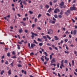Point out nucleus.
I'll return each mask as SVG.
<instances>
[{"label":"nucleus","instance_id":"obj_44","mask_svg":"<svg viewBox=\"0 0 77 77\" xmlns=\"http://www.w3.org/2000/svg\"><path fill=\"white\" fill-rule=\"evenodd\" d=\"M51 23H52V24H55V21H52L51 22Z\"/></svg>","mask_w":77,"mask_h":77},{"label":"nucleus","instance_id":"obj_51","mask_svg":"<svg viewBox=\"0 0 77 77\" xmlns=\"http://www.w3.org/2000/svg\"><path fill=\"white\" fill-rule=\"evenodd\" d=\"M66 34H69V32H68V31H66Z\"/></svg>","mask_w":77,"mask_h":77},{"label":"nucleus","instance_id":"obj_18","mask_svg":"<svg viewBox=\"0 0 77 77\" xmlns=\"http://www.w3.org/2000/svg\"><path fill=\"white\" fill-rule=\"evenodd\" d=\"M7 56L8 57H9L11 56V54L9 52L7 53Z\"/></svg>","mask_w":77,"mask_h":77},{"label":"nucleus","instance_id":"obj_41","mask_svg":"<svg viewBox=\"0 0 77 77\" xmlns=\"http://www.w3.org/2000/svg\"><path fill=\"white\" fill-rule=\"evenodd\" d=\"M12 54H14V55H15V51H13L12 52Z\"/></svg>","mask_w":77,"mask_h":77},{"label":"nucleus","instance_id":"obj_63","mask_svg":"<svg viewBox=\"0 0 77 77\" xmlns=\"http://www.w3.org/2000/svg\"><path fill=\"white\" fill-rule=\"evenodd\" d=\"M53 20H54V21H56V19L54 18V17L53 18Z\"/></svg>","mask_w":77,"mask_h":77},{"label":"nucleus","instance_id":"obj_4","mask_svg":"<svg viewBox=\"0 0 77 77\" xmlns=\"http://www.w3.org/2000/svg\"><path fill=\"white\" fill-rule=\"evenodd\" d=\"M51 62V63H53V62H56V58H53Z\"/></svg>","mask_w":77,"mask_h":77},{"label":"nucleus","instance_id":"obj_6","mask_svg":"<svg viewBox=\"0 0 77 77\" xmlns=\"http://www.w3.org/2000/svg\"><path fill=\"white\" fill-rule=\"evenodd\" d=\"M23 3V2L21 1L20 3V5H21V6H20V7L22 8H24V6H23V5L22 4Z\"/></svg>","mask_w":77,"mask_h":77},{"label":"nucleus","instance_id":"obj_53","mask_svg":"<svg viewBox=\"0 0 77 77\" xmlns=\"http://www.w3.org/2000/svg\"><path fill=\"white\" fill-rule=\"evenodd\" d=\"M25 32L26 33H27L28 32V31L27 29L25 30Z\"/></svg>","mask_w":77,"mask_h":77},{"label":"nucleus","instance_id":"obj_13","mask_svg":"<svg viewBox=\"0 0 77 77\" xmlns=\"http://www.w3.org/2000/svg\"><path fill=\"white\" fill-rule=\"evenodd\" d=\"M63 10H61L60 13V15H63Z\"/></svg>","mask_w":77,"mask_h":77},{"label":"nucleus","instance_id":"obj_31","mask_svg":"<svg viewBox=\"0 0 77 77\" xmlns=\"http://www.w3.org/2000/svg\"><path fill=\"white\" fill-rule=\"evenodd\" d=\"M23 3L24 4V5H27V3H26V2L25 1H23Z\"/></svg>","mask_w":77,"mask_h":77},{"label":"nucleus","instance_id":"obj_33","mask_svg":"<svg viewBox=\"0 0 77 77\" xmlns=\"http://www.w3.org/2000/svg\"><path fill=\"white\" fill-rule=\"evenodd\" d=\"M37 41H38L41 42V39L39 38H38L37 39Z\"/></svg>","mask_w":77,"mask_h":77},{"label":"nucleus","instance_id":"obj_17","mask_svg":"<svg viewBox=\"0 0 77 77\" xmlns=\"http://www.w3.org/2000/svg\"><path fill=\"white\" fill-rule=\"evenodd\" d=\"M51 11V8L48 10V12L50 13V12Z\"/></svg>","mask_w":77,"mask_h":77},{"label":"nucleus","instance_id":"obj_16","mask_svg":"<svg viewBox=\"0 0 77 77\" xmlns=\"http://www.w3.org/2000/svg\"><path fill=\"white\" fill-rule=\"evenodd\" d=\"M72 65L73 66H74V60H72Z\"/></svg>","mask_w":77,"mask_h":77},{"label":"nucleus","instance_id":"obj_10","mask_svg":"<svg viewBox=\"0 0 77 77\" xmlns=\"http://www.w3.org/2000/svg\"><path fill=\"white\" fill-rule=\"evenodd\" d=\"M45 7L46 8H47L48 9V8H49L50 7V6L48 5H46L45 6Z\"/></svg>","mask_w":77,"mask_h":77},{"label":"nucleus","instance_id":"obj_50","mask_svg":"<svg viewBox=\"0 0 77 77\" xmlns=\"http://www.w3.org/2000/svg\"><path fill=\"white\" fill-rule=\"evenodd\" d=\"M49 49L50 50H53V49H52V48L51 47H49Z\"/></svg>","mask_w":77,"mask_h":77},{"label":"nucleus","instance_id":"obj_46","mask_svg":"<svg viewBox=\"0 0 77 77\" xmlns=\"http://www.w3.org/2000/svg\"><path fill=\"white\" fill-rule=\"evenodd\" d=\"M61 64H63V60H62L61 61Z\"/></svg>","mask_w":77,"mask_h":77},{"label":"nucleus","instance_id":"obj_60","mask_svg":"<svg viewBox=\"0 0 77 77\" xmlns=\"http://www.w3.org/2000/svg\"><path fill=\"white\" fill-rule=\"evenodd\" d=\"M65 14L66 15H68V13H67V12H65Z\"/></svg>","mask_w":77,"mask_h":77},{"label":"nucleus","instance_id":"obj_48","mask_svg":"<svg viewBox=\"0 0 77 77\" xmlns=\"http://www.w3.org/2000/svg\"><path fill=\"white\" fill-rule=\"evenodd\" d=\"M37 29H38L39 30H41V28H40V27H38V28L37 27Z\"/></svg>","mask_w":77,"mask_h":77},{"label":"nucleus","instance_id":"obj_49","mask_svg":"<svg viewBox=\"0 0 77 77\" xmlns=\"http://www.w3.org/2000/svg\"><path fill=\"white\" fill-rule=\"evenodd\" d=\"M47 45H48V46H51V45H50V44L47 43Z\"/></svg>","mask_w":77,"mask_h":77},{"label":"nucleus","instance_id":"obj_14","mask_svg":"<svg viewBox=\"0 0 77 77\" xmlns=\"http://www.w3.org/2000/svg\"><path fill=\"white\" fill-rule=\"evenodd\" d=\"M54 12L55 14H57V8H56L55 9L54 11Z\"/></svg>","mask_w":77,"mask_h":77},{"label":"nucleus","instance_id":"obj_2","mask_svg":"<svg viewBox=\"0 0 77 77\" xmlns=\"http://www.w3.org/2000/svg\"><path fill=\"white\" fill-rule=\"evenodd\" d=\"M77 9L75 7H72L70 8V11H74L76 10Z\"/></svg>","mask_w":77,"mask_h":77},{"label":"nucleus","instance_id":"obj_38","mask_svg":"<svg viewBox=\"0 0 77 77\" xmlns=\"http://www.w3.org/2000/svg\"><path fill=\"white\" fill-rule=\"evenodd\" d=\"M5 64L6 65H8V61H6L5 62Z\"/></svg>","mask_w":77,"mask_h":77},{"label":"nucleus","instance_id":"obj_39","mask_svg":"<svg viewBox=\"0 0 77 77\" xmlns=\"http://www.w3.org/2000/svg\"><path fill=\"white\" fill-rule=\"evenodd\" d=\"M67 12H68V14H69L70 13V10H67Z\"/></svg>","mask_w":77,"mask_h":77},{"label":"nucleus","instance_id":"obj_29","mask_svg":"<svg viewBox=\"0 0 77 77\" xmlns=\"http://www.w3.org/2000/svg\"><path fill=\"white\" fill-rule=\"evenodd\" d=\"M68 62V61L67 60H66L64 61V63H67Z\"/></svg>","mask_w":77,"mask_h":77},{"label":"nucleus","instance_id":"obj_20","mask_svg":"<svg viewBox=\"0 0 77 77\" xmlns=\"http://www.w3.org/2000/svg\"><path fill=\"white\" fill-rule=\"evenodd\" d=\"M39 45L40 46H42V45H43V43H39Z\"/></svg>","mask_w":77,"mask_h":77},{"label":"nucleus","instance_id":"obj_47","mask_svg":"<svg viewBox=\"0 0 77 77\" xmlns=\"http://www.w3.org/2000/svg\"><path fill=\"white\" fill-rule=\"evenodd\" d=\"M50 4L51 6H52V5H53V3L52 2H50Z\"/></svg>","mask_w":77,"mask_h":77},{"label":"nucleus","instance_id":"obj_56","mask_svg":"<svg viewBox=\"0 0 77 77\" xmlns=\"http://www.w3.org/2000/svg\"><path fill=\"white\" fill-rule=\"evenodd\" d=\"M23 20V21H26V18L25 17L24 18Z\"/></svg>","mask_w":77,"mask_h":77},{"label":"nucleus","instance_id":"obj_3","mask_svg":"<svg viewBox=\"0 0 77 77\" xmlns=\"http://www.w3.org/2000/svg\"><path fill=\"white\" fill-rule=\"evenodd\" d=\"M53 33V30L51 29H50L49 32H48V33L49 35H50V33H51V34H52Z\"/></svg>","mask_w":77,"mask_h":77},{"label":"nucleus","instance_id":"obj_35","mask_svg":"<svg viewBox=\"0 0 77 77\" xmlns=\"http://www.w3.org/2000/svg\"><path fill=\"white\" fill-rule=\"evenodd\" d=\"M57 12H60V10L59 9L57 8Z\"/></svg>","mask_w":77,"mask_h":77},{"label":"nucleus","instance_id":"obj_62","mask_svg":"<svg viewBox=\"0 0 77 77\" xmlns=\"http://www.w3.org/2000/svg\"><path fill=\"white\" fill-rule=\"evenodd\" d=\"M54 39L55 40H58V39H59V38H54Z\"/></svg>","mask_w":77,"mask_h":77},{"label":"nucleus","instance_id":"obj_34","mask_svg":"<svg viewBox=\"0 0 77 77\" xmlns=\"http://www.w3.org/2000/svg\"><path fill=\"white\" fill-rule=\"evenodd\" d=\"M41 17V14H39L38 16V18H39V17Z\"/></svg>","mask_w":77,"mask_h":77},{"label":"nucleus","instance_id":"obj_25","mask_svg":"<svg viewBox=\"0 0 77 77\" xmlns=\"http://www.w3.org/2000/svg\"><path fill=\"white\" fill-rule=\"evenodd\" d=\"M60 65V63H58L57 64V66L58 67V68H59V65Z\"/></svg>","mask_w":77,"mask_h":77},{"label":"nucleus","instance_id":"obj_52","mask_svg":"<svg viewBox=\"0 0 77 77\" xmlns=\"http://www.w3.org/2000/svg\"><path fill=\"white\" fill-rule=\"evenodd\" d=\"M5 58V56L3 55L2 56L1 59H4Z\"/></svg>","mask_w":77,"mask_h":77},{"label":"nucleus","instance_id":"obj_28","mask_svg":"<svg viewBox=\"0 0 77 77\" xmlns=\"http://www.w3.org/2000/svg\"><path fill=\"white\" fill-rule=\"evenodd\" d=\"M41 59L42 60V61L43 62H44V59L43 58H42V57L41 58Z\"/></svg>","mask_w":77,"mask_h":77},{"label":"nucleus","instance_id":"obj_8","mask_svg":"<svg viewBox=\"0 0 77 77\" xmlns=\"http://www.w3.org/2000/svg\"><path fill=\"white\" fill-rule=\"evenodd\" d=\"M19 32L20 33H21V32H23V29H19Z\"/></svg>","mask_w":77,"mask_h":77},{"label":"nucleus","instance_id":"obj_37","mask_svg":"<svg viewBox=\"0 0 77 77\" xmlns=\"http://www.w3.org/2000/svg\"><path fill=\"white\" fill-rule=\"evenodd\" d=\"M58 17L59 18H62V15H58Z\"/></svg>","mask_w":77,"mask_h":77},{"label":"nucleus","instance_id":"obj_24","mask_svg":"<svg viewBox=\"0 0 77 77\" xmlns=\"http://www.w3.org/2000/svg\"><path fill=\"white\" fill-rule=\"evenodd\" d=\"M53 57H52V55H50V59H52V58Z\"/></svg>","mask_w":77,"mask_h":77},{"label":"nucleus","instance_id":"obj_61","mask_svg":"<svg viewBox=\"0 0 77 77\" xmlns=\"http://www.w3.org/2000/svg\"><path fill=\"white\" fill-rule=\"evenodd\" d=\"M72 20L73 23H75V20H74L73 19H72Z\"/></svg>","mask_w":77,"mask_h":77},{"label":"nucleus","instance_id":"obj_21","mask_svg":"<svg viewBox=\"0 0 77 77\" xmlns=\"http://www.w3.org/2000/svg\"><path fill=\"white\" fill-rule=\"evenodd\" d=\"M46 36L48 39H51V38L49 37L48 35H46Z\"/></svg>","mask_w":77,"mask_h":77},{"label":"nucleus","instance_id":"obj_11","mask_svg":"<svg viewBox=\"0 0 77 77\" xmlns=\"http://www.w3.org/2000/svg\"><path fill=\"white\" fill-rule=\"evenodd\" d=\"M8 72V74L11 75V70L10 69L9 71Z\"/></svg>","mask_w":77,"mask_h":77},{"label":"nucleus","instance_id":"obj_59","mask_svg":"<svg viewBox=\"0 0 77 77\" xmlns=\"http://www.w3.org/2000/svg\"><path fill=\"white\" fill-rule=\"evenodd\" d=\"M45 59H47H47H49V58H47V57H46V56H45Z\"/></svg>","mask_w":77,"mask_h":77},{"label":"nucleus","instance_id":"obj_55","mask_svg":"<svg viewBox=\"0 0 77 77\" xmlns=\"http://www.w3.org/2000/svg\"><path fill=\"white\" fill-rule=\"evenodd\" d=\"M35 26V24H33L32 25V28H33V27H34V26Z\"/></svg>","mask_w":77,"mask_h":77},{"label":"nucleus","instance_id":"obj_27","mask_svg":"<svg viewBox=\"0 0 77 77\" xmlns=\"http://www.w3.org/2000/svg\"><path fill=\"white\" fill-rule=\"evenodd\" d=\"M64 52H65V53H67V54H69V52L67 51H64Z\"/></svg>","mask_w":77,"mask_h":77},{"label":"nucleus","instance_id":"obj_5","mask_svg":"<svg viewBox=\"0 0 77 77\" xmlns=\"http://www.w3.org/2000/svg\"><path fill=\"white\" fill-rule=\"evenodd\" d=\"M77 33V30H74L73 31V34L74 35H75Z\"/></svg>","mask_w":77,"mask_h":77},{"label":"nucleus","instance_id":"obj_23","mask_svg":"<svg viewBox=\"0 0 77 77\" xmlns=\"http://www.w3.org/2000/svg\"><path fill=\"white\" fill-rule=\"evenodd\" d=\"M17 66H18V67H22V66H21V64H18L17 65Z\"/></svg>","mask_w":77,"mask_h":77},{"label":"nucleus","instance_id":"obj_9","mask_svg":"<svg viewBox=\"0 0 77 77\" xmlns=\"http://www.w3.org/2000/svg\"><path fill=\"white\" fill-rule=\"evenodd\" d=\"M35 45H36L35 44H31V48H33V47H34V46H35Z\"/></svg>","mask_w":77,"mask_h":77},{"label":"nucleus","instance_id":"obj_64","mask_svg":"<svg viewBox=\"0 0 77 77\" xmlns=\"http://www.w3.org/2000/svg\"><path fill=\"white\" fill-rule=\"evenodd\" d=\"M58 75L59 77H61V76L60 75V74H59V73H58Z\"/></svg>","mask_w":77,"mask_h":77},{"label":"nucleus","instance_id":"obj_19","mask_svg":"<svg viewBox=\"0 0 77 77\" xmlns=\"http://www.w3.org/2000/svg\"><path fill=\"white\" fill-rule=\"evenodd\" d=\"M11 58H13V59H14V58H17V57L15 56L12 57H11Z\"/></svg>","mask_w":77,"mask_h":77},{"label":"nucleus","instance_id":"obj_45","mask_svg":"<svg viewBox=\"0 0 77 77\" xmlns=\"http://www.w3.org/2000/svg\"><path fill=\"white\" fill-rule=\"evenodd\" d=\"M68 39H66L64 41L65 42H68Z\"/></svg>","mask_w":77,"mask_h":77},{"label":"nucleus","instance_id":"obj_1","mask_svg":"<svg viewBox=\"0 0 77 77\" xmlns=\"http://www.w3.org/2000/svg\"><path fill=\"white\" fill-rule=\"evenodd\" d=\"M31 34H32V36H31V37L32 38H33L35 37V36H37L38 34L36 33H35L33 32H31Z\"/></svg>","mask_w":77,"mask_h":77},{"label":"nucleus","instance_id":"obj_58","mask_svg":"<svg viewBox=\"0 0 77 77\" xmlns=\"http://www.w3.org/2000/svg\"><path fill=\"white\" fill-rule=\"evenodd\" d=\"M12 10H13V11H15V8L14 7L12 8Z\"/></svg>","mask_w":77,"mask_h":77},{"label":"nucleus","instance_id":"obj_12","mask_svg":"<svg viewBox=\"0 0 77 77\" xmlns=\"http://www.w3.org/2000/svg\"><path fill=\"white\" fill-rule=\"evenodd\" d=\"M17 49H18V50H20V45H17Z\"/></svg>","mask_w":77,"mask_h":77},{"label":"nucleus","instance_id":"obj_36","mask_svg":"<svg viewBox=\"0 0 77 77\" xmlns=\"http://www.w3.org/2000/svg\"><path fill=\"white\" fill-rule=\"evenodd\" d=\"M33 41L34 42V43H35V44H37V42L36 41V40H34Z\"/></svg>","mask_w":77,"mask_h":77},{"label":"nucleus","instance_id":"obj_15","mask_svg":"<svg viewBox=\"0 0 77 77\" xmlns=\"http://www.w3.org/2000/svg\"><path fill=\"white\" fill-rule=\"evenodd\" d=\"M4 72H5V71L4 70H2V71H1V75H3Z\"/></svg>","mask_w":77,"mask_h":77},{"label":"nucleus","instance_id":"obj_54","mask_svg":"<svg viewBox=\"0 0 77 77\" xmlns=\"http://www.w3.org/2000/svg\"><path fill=\"white\" fill-rule=\"evenodd\" d=\"M46 15H48V16H50V14H49V13H46Z\"/></svg>","mask_w":77,"mask_h":77},{"label":"nucleus","instance_id":"obj_43","mask_svg":"<svg viewBox=\"0 0 77 77\" xmlns=\"http://www.w3.org/2000/svg\"><path fill=\"white\" fill-rule=\"evenodd\" d=\"M57 0H54L53 1V2L54 3L57 2Z\"/></svg>","mask_w":77,"mask_h":77},{"label":"nucleus","instance_id":"obj_7","mask_svg":"<svg viewBox=\"0 0 77 77\" xmlns=\"http://www.w3.org/2000/svg\"><path fill=\"white\" fill-rule=\"evenodd\" d=\"M60 5L61 6H63L64 5V2H62L60 4Z\"/></svg>","mask_w":77,"mask_h":77},{"label":"nucleus","instance_id":"obj_26","mask_svg":"<svg viewBox=\"0 0 77 77\" xmlns=\"http://www.w3.org/2000/svg\"><path fill=\"white\" fill-rule=\"evenodd\" d=\"M44 54H45L46 56H48V55L47 54V53H46L45 51L44 52Z\"/></svg>","mask_w":77,"mask_h":77},{"label":"nucleus","instance_id":"obj_32","mask_svg":"<svg viewBox=\"0 0 77 77\" xmlns=\"http://www.w3.org/2000/svg\"><path fill=\"white\" fill-rule=\"evenodd\" d=\"M29 12L30 13V14H33V12L31 11H29Z\"/></svg>","mask_w":77,"mask_h":77},{"label":"nucleus","instance_id":"obj_40","mask_svg":"<svg viewBox=\"0 0 77 77\" xmlns=\"http://www.w3.org/2000/svg\"><path fill=\"white\" fill-rule=\"evenodd\" d=\"M43 38H44V39H47V37H46V36H43Z\"/></svg>","mask_w":77,"mask_h":77},{"label":"nucleus","instance_id":"obj_22","mask_svg":"<svg viewBox=\"0 0 77 77\" xmlns=\"http://www.w3.org/2000/svg\"><path fill=\"white\" fill-rule=\"evenodd\" d=\"M54 17L55 18H57V15L56 14L54 15Z\"/></svg>","mask_w":77,"mask_h":77},{"label":"nucleus","instance_id":"obj_30","mask_svg":"<svg viewBox=\"0 0 77 77\" xmlns=\"http://www.w3.org/2000/svg\"><path fill=\"white\" fill-rule=\"evenodd\" d=\"M14 63V62H13L11 64V65L12 66H13Z\"/></svg>","mask_w":77,"mask_h":77},{"label":"nucleus","instance_id":"obj_42","mask_svg":"<svg viewBox=\"0 0 77 77\" xmlns=\"http://www.w3.org/2000/svg\"><path fill=\"white\" fill-rule=\"evenodd\" d=\"M18 43L19 44H21H21H23V43H22V42H18Z\"/></svg>","mask_w":77,"mask_h":77},{"label":"nucleus","instance_id":"obj_57","mask_svg":"<svg viewBox=\"0 0 77 77\" xmlns=\"http://www.w3.org/2000/svg\"><path fill=\"white\" fill-rule=\"evenodd\" d=\"M66 8V6L64 5L63 6V8L64 9H65Z\"/></svg>","mask_w":77,"mask_h":77}]
</instances>
